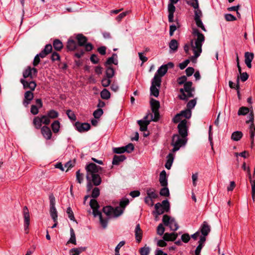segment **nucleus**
I'll return each mask as SVG.
<instances>
[{
	"label": "nucleus",
	"instance_id": "nucleus-57",
	"mask_svg": "<svg viewBox=\"0 0 255 255\" xmlns=\"http://www.w3.org/2000/svg\"><path fill=\"white\" fill-rule=\"evenodd\" d=\"M187 3L192 6L195 10L199 8L198 0H191V1H188Z\"/></svg>",
	"mask_w": 255,
	"mask_h": 255
},
{
	"label": "nucleus",
	"instance_id": "nucleus-49",
	"mask_svg": "<svg viewBox=\"0 0 255 255\" xmlns=\"http://www.w3.org/2000/svg\"><path fill=\"white\" fill-rule=\"evenodd\" d=\"M150 252V248L145 246L141 248L139 250L140 255H148Z\"/></svg>",
	"mask_w": 255,
	"mask_h": 255
},
{
	"label": "nucleus",
	"instance_id": "nucleus-51",
	"mask_svg": "<svg viewBox=\"0 0 255 255\" xmlns=\"http://www.w3.org/2000/svg\"><path fill=\"white\" fill-rule=\"evenodd\" d=\"M161 204L165 212H168L170 209V204L168 201L167 200H164L162 202V204Z\"/></svg>",
	"mask_w": 255,
	"mask_h": 255
},
{
	"label": "nucleus",
	"instance_id": "nucleus-39",
	"mask_svg": "<svg viewBox=\"0 0 255 255\" xmlns=\"http://www.w3.org/2000/svg\"><path fill=\"white\" fill-rule=\"evenodd\" d=\"M71 243L75 245H77L76 235L73 228L70 229V238L67 242V244Z\"/></svg>",
	"mask_w": 255,
	"mask_h": 255
},
{
	"label": "nucleus",
	"instance_id": "nucleus-48",
	"mask_svg": "<svg viewBox=\"0 0 255 255\" xmlns=\"http://www.w3.org/2000/svg\"><path fill=\"white\" fill-rule=\"evenodd\" d=\"M249 112V109L247 107H242L238 111V115H246Z\"/></svg>",
	"mask_w": 255,
	"mask_h": 255
},
{
	"label": "nucleus",
	"instance_id": "nucleus-61",
	"mask_svg": "<svg viewBox=\"0 0 255 255\" xmlns=\"http://www.w3.org/2000/svg\"><path fill=\"white\" fill-rule=\"evenodd\" d=\"M225 18L227 21H233L237 19L235 16L230 13L225 14Z\"/></svg>",
	"mask_w": 255,
	"mask_h": 255
},
{
	"label": "nucleus",
	"instance_id": "nucleus-18",
	"mask_svg": "<svg viewBox=\"0 0 255 255\" xmlns=\"http://www.w3.org/2000/svg\"><path fill=\"white\" fill-rule=\"evenodd\" d=\"M33 94L31 91H27L24 93V99L23 101V104L25 107H27L30 103V101L33 98Z\"/></svg>",
	"mask_w": 255,
	"mask_h": 255
},
{
	"label": "nucleus",
	"instance_id": "nucleus-54",
	"mask_svg": "<svg viewBox=\"0 0 255 255\" xmlns=\"http://www.w3.org/2000/svg\"><path fill=\"white\" fill-rule=\"evenodd\" d=\"M125 242L124 241H122L120 242L119 244L117 246V247L115 248V255H120L119 253V251L120 249L125 245Z\"/></svg>",
	"mask_w": 255,
	"mask_h": 255
},
{
	"label": "nucleus",
	"instance_id": "nucleus-14",
	"mask_svg": "<svg viewBox=\"0 0 255 255\" xmlns=\"http://www.w3.org/2000/svg\"><path fill=\"white\" fill-rule=\"evenodd\" d=\"M23 216L24 218V227L25 233H28V227L30 224V216L29 211L26 206L23 209Z\"/></svg>",
	"mask_w": 255,
	"mask_h": 255
},
{
	"label": "nucleus",
	"instance_id": "nucleus-37",
	"mask_svg": "<svg viewBox=\"0 0 255 255\" xmlns=\"http://www.w3.org/2000/svg\"><path fill=\"white\" fill-rule=\"evenodd\" d=\"M150 106L152 111H158L160 107L159 102L153 99H151L150 100Z\"/></svg>",
	"mask_w": 255,
	"mask_h": 255
},
{
	"label": "nucleus",
	"instance_id": "nucleus-32",
	"mask_svg": "<svg viewBox=\"0 0 255 255\" xmlns=\"http://www.w3.org/2000/svg\"><path fill=\"white\" fill-rule=\"evenodd\" d=\"M178 43L175 39H172L169 43V47L170 51L174 52L177 50L178 47Z\"/></svg>",
	"mask_w": 255,
	"mask_h": 255
},
{
	"label": "nucleus",
	"instance_id": "nucleus-23",
	"mask_svg": "<svg viewBox=\"0 0 255 255\" xmlns=\"http://www.w3.org/2000/svg\"><path fill=\"white\" fill-rule=\"evenodd\" d=\"M135 238L137 242L139 243L142 239V231L140 229V225L139 224L136 225L135 230Z\"/></svg>",
	"mask_w": 255,
	"mask_h": 255
},
{
	"label": "nucleus",
	"instance_id": "nucleus-11",
	"mask_svg": "<svg viewBox=\"0 0 255 255\" xmlns=\"http://www.w3.org/2000/svg\"><path fill=\"white\" fill-rule=\"evenodd\" d=\"M253 122L254 115L252 112L250 114V120L247 121V123H251V125L250 127V138L251 140V148H253L254 146V137L255 135V126L254 125Z\"/></svg>",
	"mask_w": 255,
	"mask_h": 255
},
{
	"label": "nucleus",
	"instance_id": "nucleus-47",
	"mask_svg": "<svg viewBox=\"0 0 255 255\" xmlns=\"http://www.w3.org/2000/svg\"><path fill=\"white\" fill-rule=\"evenodd\" d=\"M159 193L162 196L168 197L169 196V191L167 186L162 188Z\"/></svg>",
	"mask_w": 255,
	"mask_h": 255
},
{
	"label": "nucleus",
	"instance_id": "nucleus-13",
	"mask_svg": "<svg viewBox=\"0 0 255 255\" xmlns=\"http://www.w3.org/2000/svg\"><path fill=\"white\" fill-rule=\"evenodd\" d=\"M187 123L186 120H181L177 127L179 134L183 138H185L187 136Z\"/></svg>",
	"mask_w": 255,
	"mask_h": 255
},
{
	"label": "nucleus",
	"instance_id": "nucleus-55",
	"mask_svg": "<svg viewBox=\"0 0 255 255\" xmlns=\"http://www.w3.org/2000/svg\"><path fill=\"white\" fill-rule=\"evenodd\" d=\"M103 110L99 108L94 112L93 116L95 119H99L103 115Z\"/></svg>",
	"mask_w": 255,
	"mask_h": 255
},
{
	"label": "nucleus",
	"instance_id": "nucleus-29",
	"mask_svg": "<svg viewBox=\"0 0 255 255\" xmlns=\"http://www.w3.org/2000/svg\"><path fill=\"white\" fill-rule=\"evenodd\" d=\"M86 250V247H79L73 248L69 251L70 255H80V254Z\"/></svg>",
	"mask_w": 255,
	"mask_h": 255
},
{
	"label": "nucleus",
	"instance_id": "nucleus-56",
	"mask_svg": "<svg viewBox=\"0 0 255 255\" xmlns=\"http://www.w3.org/2000/svg\"><path fill=\"white\" fill-rule=\"evenodd\" d=\"M125 152H127L128 153H130L134 149V145L132 143H128L127 145L124 146Z\"/></svg>",
	"mask_w": 255,
	"mask_h": 255
},
{
	"label": "nucleus",
	"instance_id": "nucleus-41",
	"mask_svg": "<svg viewBox=\"0 0 255 255\" xmlns=\"http://www.w3.org/2000/svg\"><path fill=\"white\" fill-rule=\"evenodd\" d=\"M60 123L58 121H55L51 124V128L54 133H57L60 128Z\"/></svg>",
	"mask_w": 255,
	"mask_h": 255
},
{
	"label": "nucleus",
	"instance_id": "nucleus-24",
	"mask_svg": "<svg viewBox=\"0 0 255 255\" xmlns=\"http://www.w3.org/2000/svg\"><path fill=\"white\" fill-rule=\"evenodd\" d=\"M159 182L163 187L167 186V179L166 177V173L165 170H162L159 175Z\"/></svg>",
	"mask_w": 255,
	"mask_h": 255
},
{
	"label": "nucleus",
	"instance_id": "nucleus-60",
	"mask_svg": "<svg viewBox=\"0 0 255 255\" xmlns=\"http://www.w3.org/2000/svg\"><path fill=\"white\" fill-rule=\"evenodd\" d=\"M165 231V228L163 227L162 224H160L157 228V234L160 236H161L163 234Z\"/></svg>",
	"mask_w": 255,
	"mask_h": 255
},
{
	"label": "nucleus",
	"instance_id": "nucleus-7",
	"mask_svg": "<svg viewBox=\"0 0 255 255\" xmlns=\"http://www.w3.org/2000/svg\"><path fill=\"white\" fill-rule=\"evenodd\" d=\"M162 222L165 226L169 227L171 231H175L179 228L178 224L175 219L167 215H163Z\"/></svg>",
	"mask_w": 255,
	"mask_h": 255
},
{
	"label": "nucleus",
	"instance_id": "nucleus-4",
	"mask_svg": "<svg viewBox=\"0 0 255 255\" xmlns=\"http://www.w3.org/2000/svg\"><path fill=\"white\" fill-rule=\"evenodd\" d=\"M90 206L93 210V214L95 217H99L100 223L103 229L107 228L108 226V221L107 219H104L102 213L98 210L99 205L96 200L91 199L90 202Z\"/></svg>",
	"mask_w": 255,
	"mask_h": 255
},
{
	"label": "nucleus",
	"instance_id": "nucleus-12",
	"mask_svg": "<svg viewBox=\"0 0 255 255\" xmlns=\"http://www.w3.org/2000/svg\"><path fill=\"white\" fill-rule=\"evenodd\" d=\"M191 111L190 109H187L185 110L182 111L180 113L177 114L173 119V121L174 123H179L181 121V117H185L186 119H189L191 117Z\"/></svg>",
	"mask_w": 255,
	"mask_h": 255
},
{
	"label": "nucleus",
	"instance_id": "nucleus-53",
	"mask_svg": "<svg viewBox=\"0 0 255 255\" xmlns=\"http://www.w3.org/2000/svg\"><path fill=\"white\" fill-rule=\"evenodd\" d=\"M84 180V175L82 173H81L80 170H78L76 172V180L77 182L81 184L82 183Z\"/></svg>",
	"mask_w": 255,
	"mask_h": 255
},
{
	"label": "nucleus",
	"instance_id": "nucleus-36",
	"mask_svg": "<svg viewBox=\"0 0 255 255\" xmlns=\"http://www.w3.org/2000/svg\"><path fill=\"white\" fill-rule=\"evenodd\" d=\"M167 72V69L166 65H163L158 68L155 74H157V75L162 77Z\"/></svg>",
	"mask_w": 255,
	"mask_h": 255
},
{
	"label": "nucleus",
	"instance_id": "nucleus-25",
	"mask_svg": "<svg viewBox=\"0 0 255 255\" xmlns=\"http://www.w3.org/2000/svg\"><path fill=\"white\" fill-rule=\"evenodd\" d=\"M76 38L78 41V45L79 46H84L87 43V38L82 34H77Z\"/></svg>",
	"mask_w": 255,
	"mask_h": 255
},
{
	"label": "nucleus",
	"instance_id": "nucleus-8",
	"mask_svg": "<svg viewBox=\"0 0 255 255\" xmlns=\"http://www.w3.org/2000/svg\"><path fill=\"white\" fill-rule=\"evenodd\" d=\"M186 140L185 138L180 137L178 134H174L172 137L171 144L173 146V152L178 150L180 148L185 144Z\"/></svg>",
	"mask_w": 255,
	"mask_h": 255
},
{
	"label": "nucleus",
	"instance_id": "nucleus-10",
	"mask_svg": "<svg viewBox=\"0 0 255 255\" xmlns=\"http://www.w3.org/2000/svg\"><path fill=\"white\" fill-rule=\"evenodd\" d=\"M202 16V12L199 8L194 10V20L195 21L196 25L198 27L201 28V29L204 31L206 32L207 30L205 27L201 19Z\"/></svg>",
	"mask_w": 255,
	"mask_h": 255
},
{
	"label": "nucleus",
	"instance_id": "nucleus-17",
	"mask_svg": "<svg viewBox=\"0 0 255 255\" xmlns=\"http://www.w3.org/2000/svg\"><path fill=\"white\" fill-rule=\"evenodd\" d=\"M20 82L23 85L24 89H29L31 91H34L36 86V84L33 81L28 82L23 79H21Z\"/></svg>",
	"mask_w": 255,
	"mask_h": 255
},
{
	"label": "nucleus",
	"instance_id": "nucleus-58",
	"mask_svg": "<svg viewBox=\"0 0 255 255\" xmlns=\"http://www.w3.org/2000/svg\"><path fill=\"white\" fill-rule=\"evenodd\" d=\"M66 114L68 117L72 121H75L76 120V117L75 114L70 110H68L66 111Z\"/></svg>",
	"mask_w": 255,
	"mask_h": 255
},
{
	"label": "nucleus",
	"instance_id": "nucleus-43",
	"mask_svg": "<svg viewBox=\"0 0 255 255\" xmlns=\"http://www.w3.org/2000/svg\"><path fill=\"white\" fill-rule=\"evenodd\" d=\"M50 214L53 221H56V219H57L58 215L55 207H50Z\"/></svg>",
	"mask_w": 255,
	"mask_h": 255
},
{
	"label": "nucleus",
	"instance_id": "nucleus-46",
	"mask_svg": "<svg viewBox=\"0 0 255 255\" xmlns=\"http://www.w3.org/2000/svg\"><path fill=\"white\" fill-rule=\"evenodd\" d=\"M168 156L169 158H168L166 163H165V166L167 169H170L171 168V165H172V164L173 162V158L172 156V154L171 153L169 154Z\"/></svg>",
	"mask_w": 255,
	"mask_h": 255
},
{
	"label": "nucleus",
	"instance_id": "nucleus-62",
	"mask_svg": "<svg viewBox=\"0 0 255 255\" xmlns=\"http://www.w3.org/2000/svg\"><path fill=\"white\" fill-rule=\"evenodd\" d=\"M66 213L68 215L69 218L72 221H75V218L74 216L73 212L71 208V207H68L67 209Z\"/></svg>",
	"mask_w": 255,
	"mask_h": 255
},
{
	"label": "nucleus",
	"instance_id": "nucleus-38",
	"mask_svg": "<svg viewBox=\"0 0 255 255\" xmlns=\"http://www.w3.org/2000/svg\"><path fill=\"white\" fill-rule=\"evenodd\" d=\"M103 212L107 216V217L105 218V219H107V221L108 222V220L112 215V206H107L104 207L103 208ZM104 219H105V218H104Z\"/></svg>",
	"mask_w": 255,
	"mask_h": 255
},
{
	"label": "nucleus",
	"instance_id": "nucleus-22",
	"mask_svg": "<svg viewBox=\"0 0 255 255\" xmlns=\"http://www.w3.org/2000/svg\"><path fill=\"white\" fill-rule=\"evenodd\" d=\"M52 50V45L50 44L45 45L44 49L38 54L40 57L43 58L46 56L48 54L51 52Z\"/></svg>",
	"mask_w": 255,
	"mask_h": 255
},
{
	"label": "nucleus",
	"instance_id": "nucleus-6",
	"mask_svg": "<svg viewBox=\"0 0 255 255\" xmlns=\"http://www.w3.org/2000/svg\"><path fill=\"white\" fill-rule=\"evenodd\" d=\"M129 200L127 198H123L120 202L118 206L113 207V218H116L121 216L125 211L126 206L129 204Z\"/></svg>",
	"mask_w": 255,
	"mask_h": 255
},
{
	"label": "nucleus",
	"instance_id": "nucleus-40",
	"mask_svg": "<svg viewBox=\"0 0 255 255\" xmlns=\"http://www.w3.org/2000/svg\"><path fill=\"white\" fill-rule=\"evenodd\" d=\"M54 48L57 51H60L63 48L62 42L59 39H55L53 43Z\"/></svg>",
	"mask_w": 255,
	"mask_h": 255
},
{
	"label": "nucleus",
	"instance_id": "nucleus-34",
	"mask_svg": "<svg viewBox=\"0 0 255 255\" xmlns=\"http://www.w3.org/2000/svg\"><path fill=\"white\" fill-rule=\"evenodd\" d=\"M243 136L242 132L240 131H236L232 133L231 139L234 141L240 140Z\"/></svg>",
	"mask_w": 255,
	"mask_h": 255
},
{
	"label": "nucleus",
	"instance_id": "nucleus-59",
	"mask_svg": "<svg viewBox=\"0 0 255 255\" xmlns=\"http://www.w3.org/2000/svg\"><path fill=\"white\" fill-rule=\"evenodd\" d=\"M196 104V100L195 99L190 100L187 104V108L191 110L194 108Z\"/></svg>",
	"mask_w": 255,
	"mask_h": 255
},
{
	"label": "nucleus",
	"instance_id": "nucleus-16",
	"mask_svg": "<svg viewBox=\"0 0 255 255\" xmlns=\"http://www.w3.org/2000/svg\"><path fill=\"white\" fill-rule=\"evenodd\" d=\"M75 127L76 129L80 132L88 131L90 129L91 127L90 124L88 123H81L78 122L75 123Z\"/></svg>",
	"mask_w": 255,
	"mask_h": 255
},
{
	"label": "nucleus",
	"instance_id": "nucleus-9",
	"mask_svg": "<svg viewBox=\"0 0 255 255\" xmlns=\"http://www.w3.org/2000/svg\"><path fill=\"white\" fill-rule=\"evenodd\" d=\"M106 64L109 65L107 71H106V75L107 78H104L102 81V84L104 87L108 86L111 82V78H112V57H109L107 62Z\"/></svg>",
	"mask_w": 255,
	"mask_h": 255
},
{
	"label": "nucleus",
	"instance_id": "nucleus-33",
	"mask_svg": "<svg viewBox=\"0 0 255 255\" xmlns=\"http://www.w3.org/2000/svg\"><path fill=\"white\" fill-rule=\"evenodd\" d=\"M161 77L155 74L152 80L151 85L157 86L158 88H160L161 82Z\"/></svg>",
	"mask_w": 255,
	"mask_h": 255
},
{
	"label": "nucleus",
	"instance_id": "nucleus-45",
	"mask_svg": "<svg viewBox=\"0 0 255 255\" xmlns=\"http://www.w3.org/2000/svg\"><path fill=\"white\" fill-rule=\"evenodd\" d=\"M157 86L151 85L150 88L151 95L155 97H157L159 95V90Z\"/></svg>",
	"mask_w": 255,
	"mask_h": 255
},
{
	"label": "nucleus",
	"instance_id": "nucleus-20",
	"mask_svg": "<svg viewBox=\"0 0 255 255\" xmlns=\"http://www.w3.org/2000/svg\"><path fill=\"white\" fill-rule=\"evenodd\" d=\"M41 132L43 137L48 140L51 139L52 132L49 128L47 126H43L41 128Z\"/></svg>",
	"mask_w": 255,
	"mask_h": 255
},
{
	"label": "nucleus",
	"instance_id": "nucleus-3",
	"mask_svg": "<svg viewBox=\"0 0 255 255\" xmlns=\"http://www.w3.org/2000/svg\"><path fill=\"white\" fill-rule=\"evenodd\" d=\"M152 114L149 113L143 118V120H138L137 123L140 126L141 131H146L147 126L151 121L157 122L159 119V110L152 111Z\"/></svg>",
	"mask_w": 255,
	"mask_h": 255
},
{
	"label": "nucleus",
	"instance_id": "nucleus-42",
	"mask_svg": "<svg viewBox=\"0 0 255 255\" xmlns=\"http://www.w3.org/2000/svg\"><path fill=\"white\" fill-rule=\"evenodd\" d=\"M47 116L49 117V118L54 119L57 118L59 114L58 113L54 110H51L47 112Z\"/></svg>",
	"mask_w": 255,
	"mask_h": 255
},
{
	"label": "nucleus",
	"instance_id": "nucleus-50",
	"mask_svg": "<svg viewBox=\"0 0 255 255\" xmlns=\"http://www.w3.org/2000/svg\"><path fill=\"white\" fill-rule=\"evenodd\" d=\"M110 93L106 89H104L101 92V97L103 99H108L110 97Z\"/></svg>",
	"mask_w": 255,
	"mask_h": 255
},
{
	"label": "nucleus",
	"instance_id": "nucleus-31",
	"mask_svg": "<svg viewBox=\"0 0 255 255\" xmlns=\"http://www.w3.org/2000/svg\"><path fill=\"white\" fill-rule=\"evenodd\" d=\"M126 159L124 155H115L113 158V165H118Z\"/></svg>",
	"mask_w": 255,
	"mask_h": 255
},
{
	"label": "nucleus",
	"instance_id": "nucleus-15",
	"mask_svg": "<svg viewBox=\"0 0 255 255\" xmlns=\"http://www.w3.org/2000/svg\"><path fill=\"white\" fill-rule=\"evenodd\" d=\"M37 70L35 68L27 67L23 72V77L24 78L30 77L31 79L36 77L37 74Z\"/></svg>",
	"mask_w": 255,
	"mask_h": 255
},
{
	"label": "nucleus",
	"instance_id": "nucleus-63",
	"mask_svg": "<svg viewBox=\"0 0 255 255\" xmlns=\"http://www.w3.org/2000/svg\"><path fill=\"white\" fill-rule=\"evenodd\" d=\"M100 195V190L98 187H95L92 192L91 196L93 198H97Z\"/></svg>",
	"mask_w": 255,
	"mask_h": 255
},
{
	"label": "nucleus",
	"instance_id": "nucleus-35",
	"mask_svg": "<svg viewBox=\"0 0 255 255\" xmlns=\"http://www.w3.org/2000/svg\"><path fill=\"white\" fill-rule=\"evenodd\" d=\"M40 117L37 116L34 117L33 120V125L35 128L36 129H40L41 128L42 121Z\"/></svg>",
	"mask_w": 255,
	"mask_h": 255
},
{
	"label": "nucleus",
	"instance_id": "nucleus-27",
	"mask_svg": "<svg viewBox=\"0 0 255 255\" xmlns=\"http://www.w3.org/2000/svg\"><path fill=\"white\" fill-rule=\"evenodd\" d=\"M78 45L73 39H69L67 43V48L70 51L78 49Z\"/></svg>",
	"mask_w": 255,
	"mask_h": 255
},
{
	"label": "nucleus",
	"instance_id": "nucleus-21",
	"mask_svg": "<svg viewBox=\"0 0 255 255\" xmlns=\"http://www.w3.org/2000/svg\"><path fill=\"white\" fill-rule=\"evenodd\" d=\"M210 227L206 222H204L200 228V232L202 235L207 236L210 232Z\"/></svg>",
	"mask_w": 255,
	"mask_h": 255
},
{
	"label": "nucleus",
	"instance_id": "nucleus-64",
	"mask_svg": "<svg viewBox=\"0 0 255 255\" xmlns=\"http://www.w3.org/2000/svg\"><path fill=\"white\" fill-rule=\"evenodd\" d=\"M127 11L121 13L119 15H118L115 18L116 20L118 22H120L121 21V20L127 15Z\"/></svg>",
	"mask_w": 255,
	"mask_h": 255
},
{
	"label": "nucleus",
	"instance_id": "nucleus-52",
	"mask_svg": "<svg viewBox=\"0 0 255 255\" xmlns=\"http://www.w3.org/2000/svg\"><path fill=\"white\" fill-rule=\"evenodd\" d=\"M43 124L48 125L50 123V120L47 115H42L40 117Z\"/></svg>",
	"mask_w": 255,
	"mask_h": 255
},
{
	"label": "nucleus",
	"instance_id": "nucleus-30",
	"mask_svg": "<svg viewBox=\"0 0 255 255\" xmlns=\"http://www.w3.org/2000/svg\"><path fill=\"white\" fill-rule=\"evenodd\" d=\"M147 196L154 199L158 197V194L156 193L155 189L153 188H147L146 189Z\"/></svg>",
	"mask_w": 255,
	"mask_h": 255
},
{
	"label": "nucleus",
	"instance_id": "nucleus-19",
	"mask_svg": "<svg viewBox=\"0 0 255 255\" xmlns=\"http://www.w3.org/2000/svg\"><path fill=\"white\" fill-rule=\"evenodd\" d=\"M254 58V54L253 53L246 52L245 53V62L249 68L252 67V61Z\"/></svg>",
	"mask_w": 255,
	"mask_h": 255
},
{
	"label": "nucleus",
	"instance_id": "nucleus-2",
	"mask_svg": "<svg viewBox=\"0 0 255 255\" xmlns=\"http://www.w3.org/2000/svg\"><path fill=\"white\" fill-rule=\"evenodd\" d=\"M192 35L194 38L191 40V46L194 52V56L191 57V60L198 57L202 52V46L205 41L204 35L195 28H192Z\"/></svg>",
	"mask_w": 255,
	"mask_h": 255
},
{
	"label": "nucleus",
	"instance_id": "nucleus-28",
	"mask_svg": "<svg viewBox=\"0 0 255 255\" xmlns=\"http://www.w3.org/2000/svg\"><path fill=\"white\" fill-rule=\"evenodd\" d=\"M168 21L170 22L173 21L174 13L175 11V6L171 4L168 5Z\"/></svg>",
	"mask_w": 255,
	"mask_h": 255
},
{
	"label": "nucleus",
	"instance_id": "nucleus-26",
	"mask_svg": "<svg viewBox=\"0 0 255 255\" xmlns=\"http://www.w3.org/2000/svg\"><path fill=\"white\" fill-rule=\"evenodd\" d=\"M177 234L174 233H168L164 234L163 239L166 241H174L177 238Z\"/></svg>",
	"mask_w": 255,
	"mask_h": 255
},
{
	"label": "nucleus",
	"instance_id": "nucleus-5",
	"mask_svg": "<svg viewBox=\"0 0 255 255\" xmlns=\"http://www.w3.org/2000/svg\"><path fill=\"white\" fill-rule=\"evenodd\" d=\"M192 82L188 81L186 82L184 85V88L180 89V95L178 96L180 100L187 101L189 98L194 97L192 92L194 89L192 87Z\"/></svg>",
	"mask_w": 255,
	"mask_h": 255
},
{
	"label": "nucleus",
	"instance_id": "nucleus-44",
	"mask_svg": "<svg viewBox=\"0 0 255 255\" xmlns=\"http://www.w3.org/2000/svg\"><path fill=\"white\" fill-rule=\"evenodd\" d=\"M155 209L156 210V212L158 215H161L163 214L165 211L162 207V205L160 203H157L155 205Z\"/></svg>",
	"mask_w": 255,
	"mask_h": 255
},
{
	"label": "nucleus",
	"instance_id": "nucleus-1",
	"mask_svg": "<svg viewBox=\"0 0 255 255\" xmlns=\"http://www.w3.org/2000/svg\"><path fill=\"white\" fill-rule=\"evenodd\" d=\"M85 169L86 170V179L88 181L87 185V192L91 191L93 188L92 183L95 186L99 185L101 183L100 174L102 171V167L94 163L88 164Z\"/></svg>",
	"mask_w": 255,
	"mask_h": 255
}]
</instances>
